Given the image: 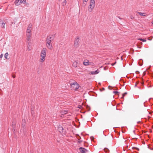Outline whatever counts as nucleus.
<instances>
[{
	"label": "nucleus",
	"instance_id": "nucleus-18",
	"mask_svg": "<svg viewBox=\"0 0 153 153\" xmlns=\"http://www.w3.org/2000/svg\"><path fill=\"white\" fill-rule=\"evenodd\" d=\"M51 40H49V39H46V43H51Z\"/></svg>",
	"mask_w": 153,
	"mask_h": 153
},
{
	"label": "nucleus",
	"instance_id": "nucleus-9",
	"mask_svg": "<svg viewBox=\"0 0 153 153\" xmlns=\"http://www.w3.org/2000/svg\"><path fill=\"white\" fill-rule=\"evenodd\" d=\"M46 46L48 47V48L50 49H51L52 48V46L51 43H46Z\"/></svg>",
	"mask_w": 153,
	"mask_h": 153
},
{
	"label": "nucleus",
	"instance_id": "nucleus-41",
	"mask_svg": "<svg viewBox=\"0 0 153 153\" xmlns=\"http://www.w3.org/2000/svg\"><path fill=\"white\" fill-rule=\"evenodd\" d=\"M153 33V32H152Z\"/></svg>",
	"mask_w": 153,
	"mask_h": 153
},
{
	"label": "nucleus",
	"instance_id": "nucleus-17",
	"mask_svg": "<svg viewBox=\"0 0 153 153\" xmlns=\"http://www.w3.org/2000/svg\"><path fill=\"white\" fill-rule=\"evenodd\" d=\"M21 3L25 4L26 2L25 0H19Z\"/></svg>",
	"mask_w": 153,
	"mask_h": 153
},
{
	"label": "nucleus",
	"instance_id": "nucleus-14",
	"mask_svg": "<svg viewBox=\"0 0 153 153\" xmlns=\"http://www.w3.org/2000/svg\"><path fill=\"white\" fill-rule=\"evenodd\" d=\"M137 13L139 14L141 16H146V13H141L140 12H137Z\"/></svg>",
	"mask_w": 153,
	"mask_h": 153
},
{
	"label": "nucleus",
	"instance_id": "nucleus-32",
	"mask_svg": "<svg viewBox=\"0 0 153 153\" xmlns=\"http://www.w3.org/2000/svg\"><path fill=\"white\" fill-rule=\"evenodd\" d=\"M110 87V86H108V88H109V89H111L110 88H109Z\"/></svg>",
	"mask_w": 153,
	"mask_h": 153
},
{
	"label": "nucleus",
	"instance_id": "nucleus-30",
	"mask_svg": "<svg viewBox=\"0 0 153 153\" xmlns=\"http://www.w3.org/2000/svg\"><path fill=\"white\" fill-rule=\"evenodd\" d=\"M13 78H15V76L13 75Z\"/></svg>",
	"mask_w": 153,
	"mask_h": 153
},
{
	"label": "nucleus",
	"instance_id": "nucleus-10",
	"mask_svg": "<svg viewBox=\"0 0 153 153\" xmlns=\"http://www.w3.org/2000/svg\"><path fill=\"white\" fill-rule=\"evenodd\" d=\"M90 63L89 62V61L87 59L85 60L83 62V64L85 66H87Z\"/></svg>",
	"mask_w": 153,
	"mask_h": 153
},
{
	"label": "nucleus",
	"instance_id": "nucleus-21",
	"mask_svg": "<svg viewBox=\"0 0 153 153\" xmlns=\"http://www.w3.org/2000/svg\"><path fill=\"white\" fill-rule=\"evenodd\" d=\"M142 61V60H140L139 62V64L140 66H142V63H141V62Z\"/></svg>",
	"mask_w": 153,
	"mask_h": 153
},
{
	"label": "nucleus",
	"instance_id": "nucleus-8",
	"mask_svg": "<svg viewBox=\"0 0 153 153\" xmlns=\"http://www.w3.org/2000/svg\"><path fill=\"white\" fill-rule=\"evenodd\" d=\"M54 38V36H51V35H49L47 36V39H49V40H51V42L52 40H53Z\"/></svg>",
	"mask_w": 153,
	"mask_h": 153
},
{
	"label": "nucleus",
	"instance_id": "nucleus-38",
	"mask_svg": "<svg viewBox=\"0 0 153 153\" xmlns=\"http://www.w3.org/2000/svg\"><path fill=\"white\" fill-rule=\"evenodd\" d=\"M140 122V121H139V122H138V123H139Z\"/></svg>",
	"mask_w": 153,
	"mask_h": 153
},
{
	"label": "nucleus",
	"instance_id": "nucleus-4",
	"mask_svg": "<svg viewBox=\"0 0 153 153\" xmlns=\"http://www.w3.org/2000/svg\"><path fill=\"white\" fill-rule=\"evenodd\" d=\"M95 6V0H90V5L88 9L89 12H91Z\"/></svg>",
	"mask_w": 153,
	"mask_h": 153
},
{
	"label": "nucleus",
	"instance_id": "nucleus-13",
	"mask_svg": "<svg viewBox=\"0 0 153 153\" xmlns=\"http://www.w3.org/2000/svg\"><path fill=\"white\" fill-rule=\"evenodd\" d=\"M15 3L16 5L18 6L21 4V2L19 0H16L15 1Z\"/></svg>",
	"mask_w": 153,
	"mask_h": 153
},
{
	"label": "nucleus",
	"instance_id": "nucleus-25",
	"mask_svg": "<svg viewBox=\"0 0 153 153\" xmlns=\"http://www.w3.org/2000/svg\"><path fill=\"white\" fill-rule=\"evenodd\" d=\"M113 92L115 94H117L118 93H119V92L117 91H114Z\"/></svg>",
	"mask_w": 153,
	"mask_h": 153
},
{
	"label": "nucleus",
	"instance_id": "nucleus-12",
	"mask_svg": "<svg viewBox=\"0 0 153 153\" xmlns=\"http://www.w3.org/2000/svg\"><path fill=\"white\" fill-rule=\"evenodd\" d=\"M58 131L60 132H63V128L59 126L58 127Z\"/></svg>",
	"mask_w": 153,
	"mask_h": 153
},
{
	"label": "nucleus",
	"instance_id": "nucleus-26",
	"mask_svg": "<svg viewBox=\"0 0 153 153\" xmlns=\"http://www.w3.org/2000/svg\"><path fill=\"white\" fill-rule=\"evenodd\" d=\"M116 63V62H115L114 63H112L111 64V65H112V66H113Z\"/></svg>",
	"mask_w": 153,
	"mask_h": 153
},
{
	"label": "nucleus",
	"instance_id": "nucleus-22",
	"mask_svg": "<svg viewBox=\"0 0 153 153\" xmlns=\"http://www.w3.org/2000/svg\"><path fill=\"white\" fill-rule=\"evenodd\" d=\"M66 0H65L62 3V5H65L66 4Z\"/></svg>",
	"mask_w": 153,
	"mask_h": 153
},
{
	"label": "nucleus",
	"instance_id": "nucleus-7",
	"mask_svg": "<svg viewBox=\"0 0 153 153\" xmlns=\"http://www.w3.org/2000/svg\"><path fill=\"white\" fill-rule=\"evenodd\" d=\"M79 41V38H76L74 41V45L76 47H77L78 44V42Z\"/></svg>",
	"mask_w": 153,
	"mask_h": 153
},
{
	"label": "nucleus",
	"instance_id": "nucleus-31",
	"mask_svg": "<svg viewBox=\"0 0 153 153\" xmlns=\"http://www.w3.org/2000/svg\"><path fill=\"white\" fill-rule=\"evenodd\" d=\"M102 89L103 90H105V88H102Z\"/></svg>",
	"mask_w": 153,
	"mask_h": 153
},
{
	"label": "nucleus",
	"instance_id": "nucleus-33",
	"mask_svg": "<svg viewBox=\"0 0 153 153\" xmlns=\"http://www.w3.org/2000/svg\"><path fill=\"white\" fill-rule=\"evenodd\" d=\"M84 4H85V5L86 4L84 2H83Z\"/></svg>",
	"mask_w": 153,
	"mask_h": 153
},
{
	"label": "nucleus",
	"instance_id": "nucleus-5",
	"mask_svg": "<svg viewBox=\"0 0 153 153\" xmlns=\"http://www.w3.org/2000/svg\"><path fill=\"white\" fill-rule=\"evenodd\" d=\"M5 23L4 21L2 20H0V25L2 28H5Z\"/></svg>",
	"mask_w": 153,
	"mask_h": 153
},
{
	"label": "nucleus",
	"instance_id": "nucleus-34",
	"mask_svg": "<svg viewBox=\"0 0 153 153\" xmlns=\"http://www.w3.org/2000/svg\"><path fill=\"white\" fill-rule=\"evenodd\" d=\"M25 120H22L23 122H25Z\"/></svg>",
	"mask_w": 153,
	"mask_h": 153
},
{
	"label": "nucleus",
	"instance_id": "nucleus-3",
	"mask_svg": "<svg viewBox=\"0 0 153 153\" xmlns=\"http://www.w3.org/2000/svg\"><path fill=\"white\" fill-rule=\"evenodd\" d=\"M70 85L71 89L75 91L77 90L79 86V84L76 82L71 83Z\"/></svg>",
	"mask_w": 153,
	"mask_h": 153
},
{
	"label": "nucleus",
	"instance_id": "nucleus-6",
	"mask_svg": "<svg viewBox=\"0 0 153 153\" xmlns=\"http://www.w3.org/2000/svg\"><path fill=\"white\" fill-rule=\"evenodd\" d=\"M79 149L80 152L82 153H86L88 152V150L82 147H80Z\"/></svg>",
	"mask_w": 153,
	"mask_h": 153
},
{
	"label": "nucleus",
	"instance_id": "nucleus-11",
	"mask_svg": "<svg viewBox=\"0 0 153 153\" xmlns=\"http://www.w3.org/2000/svg\"><path fill=\"white\" fill-rule=\"evenodd\" d=\"M99 71L98 70H97L95 71H92L91 72V73L92 75L96 74H98Z\"/></svg>",
	"mask_w": 153,
	"mask_h": 153
},
{
	"label": "nucleus",
	"instance_id": "nucleus-37",
	"mask_svg": "<svg viewBox=\"0 0 153 153\" xmlns=\"http://www.w3.org/2000/svg\"><path fill=\"white\" fill-rule=\"evenodd\" d=\"M152 23L153 24V20L152 21Z\"/></svg>",
	"mask_w": 153,
	"mask_h": 153
},
{
	"label": "nucleus",
	"instance_id": "nucleus-29",
	"mask_svg": "<svg viewBox=\"0 0 153 153\" xmlns=\"http://www.w3.org/2000/svg\"><path fill=\"white\" fill-rule=\"evenodd\" d=\"M88 0H83V1L85 2L87 1Z\"/></svg>",
	"mask_w": 153,
	"mask_h": 153
},
{
	"label": "nucleus",
	"instance_id": "nucleus-1",
	"mask_svg": "<svg viewBox=\"0 0 153 153\" xmlns=\"http://www.w3.org/2000/svg\"><path fill=\"white\" fill-rule=\"evenodd\" d=\"M46 51L47 49L45 48H44L42 49L41 52L40 56L41 58L40 60V61L41 62H43L45 60Z\"/></svg>",
	"mask_w": 153,
	"mask_h": 153
},
{
	"label": "nucleus",
	"instance_id": "nucleus-36",
	"mask_svg": "<svg viewBox=\"0 0 153 153\" xmlns=\"http://www.w3.org/2000/svg\"><path fill=\"white\" fill-rule=\"evenodd\" d=\"M136 85H136V84H135V86H136Z\"/></svg>",
	"mask_w": 153,
	"mask_h": 153
},
{
	"label": "nucleus",
	"instance_id": "nucleus-2",
	"mask_svg": "<svg viewBox=\"0 0 153 153\" xmlns=\"http://www.w3.org/2000/svg\"><path fill=\"white\" fill-rule=\"evenodd\" d=\"M32 25L31 24H30L28 26L26 31V36H27V39L29 41L30 39V37L31 36V30L32 29Z\"/></svg>",
	"mask_w": 153,
	"mask_h": 153
},
{
	"label": "nucleus",
	"instance_id": "nucleus-20",
	"mask_svg": "<svg viewBox=\"0 0 153 153\" xmlns=\"http://www.w3.org/2000/svg\"><path fill=\"white\" fill-rule=\"evenodd\" d=\"M8 53H5V55H4V57L6 59H7V57L8 56Z\"/></svg>",
	"mask_w": 153,
	"mask_h": 153
},
{
	"label": "nucleus",
	"instance_id": "nucleus-35",
	"mask_svg": "<svg viewBox=\"0 0 153 153\" xmlns=\"http://www.w3.org/2000/svg\"><path fill=\"white\" fill-rule=\"evenodd\" d=\"M81 141H79V142L80 143Z\"/></svg>",
	"mask_w": 153,
	"mask_h": 153
},
{
	"label": "nucleus",
	"instance_id": "nucleus-15",
	"mask_svg": "<svg viewBox=\"0 0 153 153\" xmlns=\"http://www.w3.org/2000/svg\"><path fill=\"white\" fill-rule=\"evenodd\" d=\"M68 111L66 110H64V111H62L61 113H62V114H65L67 113V112Z\"/></svg>",
	"mask_w": 153,
	"mask_h": 153
},
{
	"label": "nucleus",
	"instance_id": "nucleus-28",
	"mask_svg": "<svg viewBox=\"0 0 153 153\" xmlns=\"http://www.w3.org/2000/svg\"><path fill=\"white\" fill-rule=\"evenodd\" d=\"M130 18L131 19H133L134 17L132 16H131L130 17Z\"/></svg>",
	"mask_w": 153,
	"mask_h": 153
},
{
	"label": "nucleus",
	"instance_id": "nucleus-27",
	"mask_svg": "<svg viewBox=\"0 0 153 153\" xmlns=\"http://www.w3.org/2000/svg\"><path fill=\"white\" fill-rule=\"evenodd\" d=\"M3 54H1L0 56V58H1L3 56Z\"/></svg>",
	"mask_w": 153,
	"mask_h": 153
},
{
	"label": "nucleus",
	"instance_id": "nucleus-19",
	"mask_svg": "<svg viewBox=\"0 0 153 153\" xmlns=\"http://www.w3.org/2000/svg\"><path fill=\"white\" fill-rule=\"evenodd\" d=\"M73 66L74 67H77V63L76 62H74L73 64Z\"/></svg>",
	"mask_w": 153,
	"mask_h": 153
},
{
	"label": "nucleus",
	"instance_id": "nucleus-23",
	"mask_svg": "<svg viewBox=\"0 0 153 153\" xmlns=\"http://www.w3.org/2000/svg\"><path fill=\"white\" fill-rule=\"evenodd\" d=\"M126 94H127L126 92H125V93H124L123 94H122V97L121 98H123L125 95H126Z\"/></svg>",
	"mask_w": 153,
	"mask_h": 153
},
{
	"label": "nucleus",
	"instance_id": "nucleus-40",
	"mask_svg": "<svg viewBox=\"0 0 153 153\" xmlns=\"http://www.w3.org/2000/svg\"><path fill=\"white\" fill-rule=\"evenodd\" d=\"M59 0V1H61V0Z\"/></svg>",
	"mask_w": 153,
	"mask_h": 153
},
{
	"label": "nucleus",
	"instance_id": "nucleus-16",
	"mask_svg": "<svg viewBox=\"0 0 153 153\" xmlns=\"http://www.w3.org/2000/svg\"><path fill=\"white\" fill-rule=\"evenodd\" d=\"M137 39L138 40L142 41L143 42H146V40L145 39H142L140 38L138 39Z\"/></svg>",
	"mask_w": 153,
	"mask_h": 153
},
{
	"label": "nucleus",
	"instance_id": "nucleus-24",
	"mask_svg": "<svg viewBox=\"0 0 153 153\" xmlns=\"http://www.w3.org/2000/svg\"><path fill=\"white\" fill-rule=\"evenodd\" d=\"M104 151L105 152H108V149L107 148H105L104 149Z\"/></svg>",
	"mask_w": 153,
	"mask_h": 153
},
{
	"label": "nucleus",
	"instance_id": "nucleus-39",
	"mask_svg": "<svg viewBox=\"0 0 153 153\" xmlns=\"http://www.w3.org/2000/svg\"><path fill=\"white\" fill-rule=\"evenodd\" d=\"M151 67V66H150V67H149V68Z\"/></svg>",
	"mask_w": 153,
	"mask_h": 153
}]
</instances>
